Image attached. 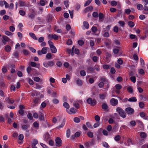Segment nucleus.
I'll use <instances>...</instances> for the list:
<instances>
[{"instance_id":"obj_50","label":"nucleus","mask_w":148,"mask_h":148,"mask_svg":"<svg viewBox=\"0 0 148 148\" xmlns=\"http://www.w3.org/2000/svg\"><path fill=\"white\" fill-rule=\"evenodd\" d=\"M52 102L55 104H57L59 103V101L57 99H54L52 100Z\"/></svg>"},{"instance_id":"obj_2","label":"nucleus","mask_w":148,"mask_h":148,"mask_svg":"<svg viewBox=\"0 0 148 148\" xmlns=\"http://www.w3.org/2000/svg\"><path fill=\"white\" fill-rule=\"evenodd\" d=\"M44 66L46 68L49 67H51L54 65V63L53 61H49L48 62H45L43 63Z\"/></svg>"},{"instance_id":"obj_21","label":"nucleus","mask_w":148,"mask_h":148,"mask_svg":"<svg viewBox=\"0 0 148 148\" xmlns=\"http://www.w3.org/2000/svg\"><path fill=\"white\" fill-rule=\"evenodd\" d=\"M136 121H131L130 122V123L128 125L130 126L134 127L136 125Z\"/></svg>"},{"instance_id":"obj_48","label":"nucleus","mask_w":148,"mask_h":148,"mask_svg":"<svg viewBox=\"0 0 148 148\" xmlns=\"http://www.w3.org/2000/svg\"><path fill=\"white\" fill-rule=\"evenodd\" d=\"M130 79L131 81L133 83H135L136 82V78L134 76L131 77L130 78Z\"/></svg>"},{"instance_id":"obj_19","label":"nucleus","mask_w":148,"mask_h":148,"mask_svg":"<svg viewBox=\"0 0 148 148\" xmlns=\"http://www.w3.org/2000/svg\"><path fill=\"white\" fill-rule=\"evenodd\" d=\"M140 135L141 138H145L147 136V134L144 132H141L140 133Z\"/></svg>"},{"instance_id":"obj_28","label":"nucleus","mask_w":148,"mask_h":148,"mask_svg":"<svg viewBox=\"0 0 148 148\" xmlns=\"http://www.w3.org/2000/svg\"><path fill=\"white\" fill-rule=\"evenodd\" d=\"M83 25L84 27L86 29H88L89 27V25L88 23L86 21H84L83 23Z\"/></svg>"},{"instance_id":"obj_49","label":"nucleus","mask_w":148,"mask_h":148,"mask_svg":"<svg viewBox=\"0 0 148 148\" xmlns=\"http://www.w3.org/2000/svg\"><path fill=\"white\" fill-rule=\"evenodd\" d=\"M73 120L75 122L77 123H79L80 121V119L77 117H75L74 118Z\"/></svg>"},{"instance_id":"obj_55","label":"nucleus","mask_w":148,"mask_h":148,"mask_svg":"<svg viewBox=\"0 0 148 148\" xmlns=\"http://www.w3.org/2000/svg\"><path fill=\"white\" fill-rule=\"evenodd\" d=\"M14 7V5L12 3H11L10 5L9 6V9L12 10L13 9Z\"/></svg>"},{"instance_id":"obj_14","label":"nucleus","mask_w":148,"mask_h":148,"mask_svg":"<svg viewBox=\"0 0 148 148\" xmlns=\"http://www.w3.org/2000/svg\"><path fill=\"white\" fill-rule=\"evenodd\" d=\"M74 49V47L73 46V47L72 48V49L71 55L72 56H73L74 55V53H73V52H75V53L76 54H79V50L78 49Z\"/></svg>"},{"instance_id":"obj_16","label":"nucleus","mask_w":148,"mask_h":148,"mask_svg":"<svg viewBox=\"0 0 148 148\" xmlns=\"http://www.w3.org/2000/svg\"><path fill=\"white\" fill-rule=\"evenodd\" d=\"M5 100L6 102L9 104H12L14 102V100L9 98H5Z\"/></svg>"},{"instance_id":"obj_37","label":"nucleus","mask_w":148,"mask_h":148,"mask_svg":"<svg viewBox=\"0 0 148 148\" xmlns=\"http://www.w3.org/2000/svg\"><path fill=\"white\" fill-rule=\"evenodd\" d=\"M49 81L50 82L51 85L53 87L54 86H53L51 83H54L55 82V79L53 77H51L49 79Z\"/></svg>"},{"instance_id":"obj_8","label":"nucleus","mask_w":148,"mask_h":148,"mask_svg":"<svg viewBox=\"0 0 148 148\" xmlns=\"http://www.w3.org/2000/svg\"><path fill=\"white\" fill-rule=\"evenodd\" d=\"M51 136L48 132L45 133L43 135V138L44 140L46 141H47L51 138Z\"/></svg>"},{"instance_id":"obj_58","label":"nucleus","mask_w":148,"mask_h":148,"mask_svg":"<svg viewBox=\"0 0 148 148\" xmlns=\"http://www.w3.org/2000/svg\"><path fill=\"white\" fill-rule=\"evenodd\" d=\"M81 75L82 76H85L86 75V73L84 71H81L80 73Z\"/></svg>"},{"instance_id":"obj_15","label":"nucleus","mask_w":148,"mask_h":148,"mask_svg":"<svg viewBox=\"0 0 148 148\" xmlns=\"http://www.w3.org/2000/svg\"><path fill=\"white\" fill-rule=\"evenodd\" d=\"M111 5L112 6H116L117 4H118V5L121 6V4L119 2H117L115 1H111L110 3Z\"/></svg>"},{"instance_id":"obj_17","label":"nucleus","mask_w":148,"mask_h":148,"mask_svg":"<svg viewBox=\"0 0 148 148\" xmlns=\"http://www.w3.org/2000/svg\"><path fill=\"white\" fill-rule=\"evenodd\" d=\"M29 36L33 39L36 40H38L37 37L34 33L32 32H30L29 33Z\"/></svg>"},{"instance_id":"obj_60","label":"nucleus","mask_w":148,"mask_h":148,"mask_svg":"<svg viewBox=\"0 0 148 148\" xmlns=\"http://www.w3.org/2000/svg\"><path fill=\"white\" fill-rule=\"evenodd\" d=\"M6 13V11L5 10H1L0 12V15L2 16Z\"/></svg>"},{"instance_id":"obj_24","label":"nucleus","mask_w":148,"mask_h":148,"mask_svg":"<svg viewBox=\"0 0 148 148\" xmlns=\"http://www.w3.org/2000/svg\"><path fill=\"white\" fill-rule=\"evenodd\" d=\"M93 8L92 6H88L84 10V12H87L89 11H92Z\"/></svg>"},{"instance_id":"obj_3","label":"nucleus","mask_w":148,"mask_h":148,"mask_svg":"<svg viewBox=\"0 0 148 148\" xmlns=\"http://www.w3.org/2000/svg\"><path fill=\"white\" fill-rule=\"evenodd\" d=\"M87 102L88 104L92 106H94L96 103V101L95 99L92 100L91 98H88L87 100Z\"/></svg>"},{"instance_id":"obj_25","label":"nucleus","mask_w":148,"mask_h":148,"mask_svg":"<svg viewBox=\"0 0 148 148\" xmlns=\"http://www.w3.org/2000/svg\"><path fill=\"white\" fill-rule=\"evenodd\" d=\"M27 126L25 125H23L22 126V129L23 130H25L26 132L28 133L29 132V130L27 129Z\"/></svg>"},{"instance_id":"obj_29","label":"nucleus","mask_w":148,"mask_h":148,"mask_svg":"<svg viewBox=\"0 0 148 148\" xmlns=\"http://www.w3.org/2000/svg\"><path fill=\"white\" fill-rule=\"evenodd\" d=\"M106 93H105V95L103 94H100L99 95V97L102 100H103L105 99V97H106Z\"/></svg>"},{"instance_id":"obj_63","label":"nucleus","mask_w":148,"mask_h":148,"mask_svg":"<svg viewBox=\"0 0 148 148\" xmlns=\"http://www.w3.org/2000/svg\"><path fill=\"white\" fill-rule=\"evenodd\" d=\"M102 108L103 109L105 110L107 109L108 106L107 105L106 103H103L102 105Z\"/></svg>"},{"instance_id":"obj_35","label":"nucleus","mask_w":148,"mask_h":148,"mask_svg":"<svg viewBox=\"0 0 148 148\" xmlns=\"http://www.w3.org/2000/svg\"><path fill=\"white\" fill-rule=\"evenodd\" d=\"M137 8L138 10H142L143 8V6L141 4H138L137 5Z\"/></svg>"},{"instance_id":"obj_26","label":"nucleus","mask_w":148,"mask_h":148,"mask_svg":"<svg viewBox=\"0 0 148 148\" xmlns=\"http://www.w3.org/2000/svg\"><path fill=\"white\" fill-rule=\"evenodd\" d=\"M46 58L48 60H50L52 59V55L50 53H48L46 55Z\"/></svg>"},{"instance_id":"obj_59","label":"nucleus","mask_w":148,"mask_h":148,"mask_svg":"<svg viewBox=\"0 0 148 148\" xmlns=\"http://www.w3.org/2000/svg\"><path fill=\"white\" fill-rule=\"evenodd\" d=\"M95 118L96 121L97 122H99L100 119L99 116L98 115H96L95 116Z\"/></svg>"},{"instance_id":"obj_12","label":"nucleus","mask_w":148,"mask_h":148,"mask_svg":"<svg viewBox=\"0 0 148 148\" xmlns=\"http://www.w3.org/2000/svg\"><path fill=\"white\" fill-rule=\"evenodd\" d=\"M38 141L36 139H33L32 143V148H37L36 145L38 144Z\"/></svg>"},{"instance_id":"obj_43","label":"nucleus","mask_w":148,"mask_h":148,"mask_svg":"<svg viewBox=\"0 0 148 148\" xmlns=\"http://www.w3.org/2000/svg\"><path fill=\"white\" fill-rule=\"evenodd\" d=\"M5 34L8 36H10L12 35V34L10 32L8 31H5Z\"/></svg>"},{"instance_id":"obj_53","label":"nucleus","mask_w":148,"mask_h":148,"mask_svg":"<svg viewBox=\"0 0 148 148\" xmlns=\"http://www.w3.org/2000/svg\"><path fill=\"white\" fill-rule=\"evenodd\" d=\"M118 23L122 27H123L124 26L125 23L124 21H119Z\"/></svg>"},{"instance_id":"obj_61","label":"nucleus","mask_w":148,"mask_h":148,"mask_svg":"<svg viewBox=\"0 0 148 148\" xmlns=\"http://www.w3.org/2000/svg\"><path fill=\"white\" fill-rule=\"evenodd\" d=\"M44 38L43 37H41L38 39V41L39 42H42L44 41Z\"/></svg>"},{"instance_id":"obj_54","label":"nucleus","mask_w":148,"mask_h":148,"mask_svg":"<svg viewBox=\"0 0 148 148\" xmlns=\"http://www.w3.org/2000/svg\"><path fill=\"white\" fill-rule=\"evenodd\" d=\"M103 36L105 37H108L109 36V33L107 32H104L102 35Z\"/></svg>"},{"instance_id":"obj_32","label":"nucleus","mask_w":148,"mask_h":148,"mask_svg":"<svg viewBox=\"0 0 148 148\" xmlns=\"http://www.w3.org/2000/svg\"><path fill=\"white\" fill-rule=\"evenodd\" d=\"M121 138V136L119 135H117L114 137V140L116 141L119 140Z\"/></svg>"},{"instance_id":"obj_22","label":"nucleus","mask_w":148,"mask_h":148,"mask_svg":"<svg viewBox=\"0 0 148 148\" xmlns=\"http://www.w3.org/2000/svg\"><path fill=\"white\" fill-rule=\"evenodd\" d=\"M50 48L51 49V51L52 53H56L57 52V50L54 46L51 47H50Z\"/></svg>"},{"instance_id":"obj_44","label":"nucleus","mask_w":148,"mask_h":148,"mask_svg":"<svg viewBox=\"0 0 148 148\" xmlns=\"http://www.w3.org/2000/svg\"><path fill=\"white\" fill-rule=\"evenodd\" d=\"M64 3L66 8L69 7V1H65L64 2Z\"/></svg>"},{"instance_id":"obj_10","label":"nucleus","mask_w":148,"mask_h":148,"mask_svg":"<svg viewBox=\"0 0 148 148\" xmlns=\"http://www.w3.org/2000/svg\"><path fill=\"white\" fill-rule=\"evenodd\" d=\"M94 141L92 140L91 142L89 143L88 142H86L84 144V146L86 148H90L91 146L94 145Z\"/></svg>"},{"instance_id":"obj_27","label":"nucleus","mask_w":148,"mask_h":148,"mask_svg":"<svg viewBox=\"0 0 148 148\" xmlns=\"http://www.w3.org/2000/svg\"><path fill=\"white\" fill-rule=\"evenodd\" d=\"M136 123L138 124L140 128H143V123L139 120H136Z\"/></svg>"},{"instance_id":"obj_7","label":"nucleus","mask_w":148,"mask_h":148,"mask_svg":"<svg viewBox=\"0 0 148 148\" xmlns=\"http://www.w3.org/2000/svg\"><path fill=\"white\" fill-rule=\"evenodd\" d=\"M56 146L60 147L62 145V140L60 138L57 137L56 138Z\"/></svg>"},{"instance_id":"obj_47","label":"nucleus","mask_w":148,"mask_h":148,"mask_svg":"<svg viewBox=\"0 0 148 148\" xmlns=\"http://www.w3.org/2000/svg\"><path fill=\"white\" fill-rule=\"evenodd\" d=\"M115 87L116 89L119 90L122 88L121 86L119 84H117L115 86Z\"/></svg>"},{"instance_id":"obj_6","label":"nucleus","mask_w":148,"mask_h":148,"mask_svg":"<svg viewBox=\"0 0 148 148\" xmlns=\"http://www.w3.org/2000/svg\"><path fill=\"white\" fill-rule=\"evenodd\" d=\"M82 101L81 100H77L74 101L73 103V106L76 108H79V104H82Z\"/></svg>"},{"instance_id":"obj_33","label":"nucleus","mask_w":148,"mask_h":148,"mask_svg":"<svg viewBox=\"0 0 148 148\" xmlns=\"http://www.w3.org/2000/svg\"><path fill=\"white\" fill-rule=\"evenodd\" d=\"M131 145H133V144L132 143L131 140L129 138L127 140V144L126 145L129 146Z\"/></svg>"},{"instance_id":"obj_45","label":"nucleus","mask_w":148,"mask_h":148,"mask_svg":"<svg viewBox=\"0 0 148 148\" xmlns=\"http://www.w3.org/2000/svg\"><path fill=\"white\" fill-rule=\"evenodd\" d=\"M77 84L79 86H81L82 84V81L79 79L76 81Z\"/></svg>"},{"instance_id":"obj_64","label":"nucleus","mask_w":148,"mask_h":148,"mask_svg":"<svg viewBox=\"0 0 148 148\" xmlns=\"http://www.w3.org/2000/svg\"><path fill=\"white\" fill-rule=\"evenodd\" d=\"M34 80L35 82H38L40 80V78L38 77H34Z\"/></svg>"},{"instance_id":"obj_13","label":"nucleus","mask_w":148,"mask_h":148,"mask_svg":"<svg viewBox=\"0 0 148 148\" xmlns=\"http://www.w3.org/2000/svg\"><path fill=\"white\" fill-rule=\"evenodd\" d=\"M76 110L74 109V108H71L70 110H67V112L69 114H75L76 112Z\"/></svg>"},{"instance_id":"obj_11","label":"nucleus","mask_w":148,"mask_h":148,"mask_svg":"<svg viewBox=\"0 0 148 148\" xmlns=\"http://www.w3.org/2000/svg\"><path fill=\"white\" fill-rule=\"evenodd\" d=\"M111 104L113 106H116L118 103V101L116 99L114 98L112 99L110 101Z\"/></svg>"},{"instance_id":"obj_51","label":"nucleus","mask_w":148,"mask_h":148,"mask_svg":"<svg viewBox=\"0 0 148 148\" xmlns=\"http://www.w3.org/2000/svg\"><path fill=\"white\" fill-rule=\"evenodd\" d=\"M127 90L129 93H132L133 92V90L132 87H128L127 88Z\"/></svg>"},{"instance_id":"obj_5","label":"nucleus","mask_w":148,"mask_h":148,"mask_svg":"<svg viewBox=\"0 0 148 148\" xmlns=\"http://www.w3.org/2000/svg\"><path fill=\"white\" fill-rule=\"evenodd\" d=\"M48 38L49 39H54L55 40H57L58 39V36L56 34H50L48 35Z\"/></svg>"},{"instance_id":"obj_4","label":"nucleus","mask_w":148,"mask_h":148,"mask_svg":"<svg viewBox=\"0 0 148 148\" xmlns=\"http://www.w3.org/2000/svg\"><path fill=\"white\" fill-rule=\"evenodd\" d=\"M10 40L9 38L5 36L4 35L2 36V41L4 45L6 44L8 42H10Z\"/></svg>"},{"instance_id":"obj_9","label":"nucleus","mask_w":148,"mask_h":148,"mask_svg":"<svg viewBox=\"0 0 148 148\" xmlns=\"http://www.w3.org/2000/svg\"><path fill=\"white\" fill-rule=\"evenodd\" d=\"M125 110L127 113L129 114H132L134 112V110L130 107L126 108Z\"/></svg>"},{"instance_id":"obj_34","label":"nucleus","mask_w":148,"mask_h":148,"mask_svg":"<svg viewBox=\"0 0 148 148\" xmlns=\"http://www.w3.org/2000/svg\"><path fill=\"white\" fill-rule=\"evenodd\" d=\"M92 0H88L84 4V6L86 7L89 5Z\"/></svg>"},{"instance_id":"obj_30","label":"nucleus","mask_w":148,"mask_h":148,"mask_svg":"<svg viewBox=\"0 0 148 148\" xmlns=\"http://www.w3.org/2000/svg\"><path fill=\"white\" fill-rule=\"evenodd\" d=\"M128 101H129L130 102H135L137 101V99L136 97H132L131 98H129L128 99Z\"/></svg>"},{"instance_id":"obj_31","label":"nucleus","mask_w":148,"mask_h":148,"mask_svg":"<svg viewBox=\"0 0 148 148\" xmlns=\"http://www.w3.org/2000/svg\"><path fill=\"white\" fill-rule=\"evenodd\" d=\"M94 69L92 67H88L87 69V72L88 73H92L93 72Z\"/></svg>"},{"instance_id":"obj_40","label":"nucleus","mask_w":148,"mask_h":148,"mask_svg":"<svg viewBox=\"0 0 148 148\" xmlns=\"http://www.w3.org/2000/svg\"><path fill=\"white\" fill-rule=\"evenodd\" d=\"M47 2L46 1V2L43 0H41L40 1V5L42 6H44L46 3H47Z\"/></svg>"},{"instance_id":"obj_20","label":"nucleus","mask_w":148,"mask_h":148,"mask_svg":"<svg viewBox=\"0 0 148 148\" xmlns=\"http://www.w3.org/2000/svg\"><path fill=\"white\" fill-rule=\"evenodd\" d=\"M63 106L66 109V111L67 110H69V109L70 108V106L68 103L66 102H65L64 103Z\"/></svg>"},{"instance_id":"obj_1","label":"nucleus","mask_w":148,"mask_h":148,"mask_svg":"<svg viewBox=\"0 0 148 148\" xmlns=\"http://www.w3.org/2000/svg\"><path fill=\"white\" fill-rule=\"evenodd\" d=\"M116 111L119 113L120 116L124 118L126 117V115L125 112L120 108H117L116 109Z\"/></svg>"},{"instance_id":"obj_18","label":"nucleus","mask_w":148,"mask_h":148,"mask_svg":"<svg viewBox=\"0 0 148 148\" xmlns=\"http://www.w3.org/2000/svg\"><path fill=\"white\" fill-rule=\"evenodd\" d=\"M11 49V47L8 45H6L5 47V50L8 52H10V51Z\"/></svg>"},{"instance_id":"obj_52","label":"nucleus","mask_w":148,"mask_h":148,"mask_svg":"<svg viewBox=\"0 0 148 148\" xmlns=\"http://www.w3.org/2000/svg\"><path fill=\"white\" fill-rule=\"evenodd\" d=\"M111 44V42L110 40H109L108 42H106L105 43V45L106 47L108 48H109V47L110 45Z\"/></svg>"},{"instance_id":"obj_39","label":"nucleus","mask_w":148,"mask_h":148,"mask_svg":"<svg viewBox=\"0 0 148 148\" xmlns=\"http://www.w3.org/2000/svg\"><path fill=\"white\" fill-rule=\"evenodd\" d=\"M52 88L50 87H48L47 89V93L49 95H51L52 93Z\"/></svg>"},{"instance_id":"obj_23","label":"nucleus","mask_w":148,"mask_h":148,"mask_svg":"<svg viewBox=\"0 0 148 148\" xmlns=\"http://www.w3.org/2000/svg\"><path fill=\"white\" fill-rule=\"evenodd\" d=\"M48 48L47 47H43L41 49V51L42 54H45L47 53V49Z\"/></svg>"},{"instance_id":"obj_56","label":"nucleus","mask_w":148,"mask_h":148,"mask_svg":"<svg viewBox=\"0 0 148 148\" xmlns=\"http://www.w3.org/2000/svg\"><path fill=\"white\" fill-rule=\"evenodd\" d=\"M110 67V66L107 64H104L103 66V68L105 69H108Z\"/></svg>"},{"instance_id":"obj_62","label":"nucleus","mask_w":148,"mask_h":148,"mask_svg":"<svg viewBox=\"0 0 148 148\" xmlns=\"http://www.w3.org/2000/svg\"><path fill=\"white\" fill-rule=\"evenodd\" d=\"M51 96L53 97H57L58 94L57 93L55 92H53L51 93Z\"/></svg>"},{"instance_id":"obj_57","label":"nucleus","mask_w":148,"mask_h":148,"mask_svg":"<svg viewBox=\"0 0 148 148\" xmlns=\"http://www.w3.org/2000/svg\"><path fill=\"white\" fill-rule=\"evenodd\" d=\"M3 3L4 4L5 7L6 8H8L9 7V4L5 1H3Z\"/></svg>"},{"instance_id":"obj_41","label":"nucleus","mask_w":148,"mask_h":148,"mask_svg":"<svg viewBox=\"0 0 148 148\" xmlns=\"http://www.w3.org/2000/svg\"><path fill=\"white\" fill-rule=\"evenodd\" d=\"M87 135L90 138H92L93 136V133L91 132H87Z\"/></svg>"},{"instance_id":"obj_38","label":"nucleus","mask_w":148,"mask_h":148,"mask_svg":"<svg viewBox=\"0 0 148 148\" xmlns=\"http://www.w3.org/2000/svg\"><path fill=\"white\" fill-rule=\"evenodd\" d=\"M128 24L131 27H133L134 25V23L131 21L128 22Z\"/></svg>"},{"instance_id":"obj_46","label":"nucleus","mask_w":148,"mask_h":148,"mask_svg":"<svg viewBox=\"0 0 148 148\" xmlns=\"http://www.w3.org/2000/svg\"><path fill=\"white\" fill-rule=\"evenodd\" d=\"M70 130L69 129H68L66 131V136L67 138L69 137L70 135Z\"/></svg>"},{"instance_id":"obj_36","label":"nucleus","mask_w":148,"mask_h":148,"mask_svg":"<svg viewBox=\"0 0 148 148\" xmlns=\"http://www.w3.org/2000/svg\"><path fill=\"white\" fill-rule=\"evenodd\" d=\"M125 13L127 14H129L131 11V10L130 9H126L125 10Z\"/></svg>"},{"instance_id":"obj_42","label":"nucleus","mask_w":148,"mask_h":148,"mask_svg":"<svg viewBox=\"0 0 148 148\" xmlns=\"http://www.w3.org/2000/svg\"><path fill=\"white\" fill-rule=\"evenodd\" d=\"M52 16L51 14H48L47 17V19L48 21H50L52 19Z\"/></svg>"}]
</instances>
